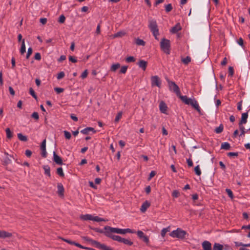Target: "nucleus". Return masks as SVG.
<instances>
[{
    "mask_svg": "<svg viewBox=\"0 0 250 250\" xmlns=\"http://www.w3.org/2000/svg\"><path fill=\"white\" fill-rule=\"evenodd\" d=\"M20 51L21 54H23L26 51V47L24 39L22 40L21 46Z\"/></svg>",
    "mask_w": 250,
    "mask_h": 250,
    "instance_id": "nucleus-25",
    "label": "nucleus"
},
{
    "mask_svg": "<svg viewBox=\"0 0 250 250\" xmlns=\"http://www.w3.org/2000/svg\"><path fill=\"white\" fill-rule=\"evenodd\" d=\"M182 62L185 64H188V63H189L191 62V58L189 56L186 57L185 58H183L182 59Z\"/></svg>",
    "mask_w": 250,
    "mask_h": 250,
    "instance_id": "nucleus-33",
    "label": "nucleus"
},
{
    "mask_svg": "<svg viewBox=\"0 0 250 250\" xmlns=\"http://www.w3.org/2000/svg\"><path fill=\"white\" fill-rule=\"evenodd\" d=\"M12 236L11 233L7 232L4 230H0V238L5 239L6 238H9Z\"/></svg>",
    "mask_w": 250,
    "mask_h": 250,
    "instance_id": "nucleus-13",
    "label": "nucleus"
},
{
    "mask_svg": "<svg viewBox=\"0 0 250 250\" xmlns=\"http://www.w3.org/2000/svg\"><path fill=\"white\" fill-rule=\"evenodd\" d=\"M31 117L36 120H38L39 118V114L36 112H33L31 115Z\"/></svg>",
    "mask_w": 250,
    "mask_h": 250,
    "instance_id": "nucleus-50",
    "label": "nucleus"
},
{
    "mask_svg": "<svg viewBox=\"0 0 250 250\" xmlns=\"http://www.w3.org/2000/svg\"><path fill=\"white\" fill-rule=\"evenodd\" d=\"M226 191L227 193H228L229 196L231 199H232L233 197V193H232V191L230 189H229V188H227L226 189Z\"/></svg>",
    "mask_w": 250,
    "mask_h": 250,
    "instance_id": "nucleus-42",
    "label": "nucleus"
},
{
    "mask_svg": "<svg viewBox=\"0 0 250 250\" xmlns=\"http://www.w3.org/2000/svg\"><path fill=\"white\" fill-rule=\"evenodd\" d=\"M120 67V64L116 63L113 64L110 67V70L112 72H115Z\"/></svg>",
    "mask_w": 250,
    "mask_h": 250,
    "instance_id": "nucleus-26",
    "label": "nucleus"
},
{
    "mask_svg": "<svg viewBox=\"0 0 250 250\" xmlns=\"http://www.w3.org/2000/svg\"><path fill=\"white\" fill-rule=\"evenodd\" d=\"M89 131H92L94 133L96 132L94 128L91 127H88L81 131V132L83 134H87Z\"/></svg>",
    "mask_w": 250,
    "mask_h": 250,
    "instance_id": "nucleus-20",
    "label": "nucleus"
},
{
    "mask_svg": "<svg viewBox=\"0 0 250 250\" xmlns=\"http://www.w3.org/2000/svg\"><path fill=\"white\" fill-rule=\"evenodd\" d=\"M57 174L60 176H64V173L62 167H59L57 169Z\"/></svg>",
    "mask_w": 250,
    "mask_h": 250,
    "instance_id": "nucleus-38",
    "label": "nucleus"
},
{
    "mask_svg": "<svg viewBox=\"0 0 250 250\" xmlns=\"http://www.w3.org/2000/svg\"><path fill=\"white\" fill-rule=\"evenodd\" d=\"M93 244L95 245L96 248L101 249L102 250H109L110 248V247H107L104 244H101L96 241H93Z\"/></svg>",
    "mask_w": 250,
    "mask_h": 250,
    "instance_id": "nucleus-10",
    "label": "nucleus"
},
{
    "mask_svg": "<svg viewBox=\"0 0 250 250\" xmlns=\"http://www.w3.org/2000/svg\"><path fill=\"white\" fill-rule=\"evenodd\" d=\"M238 155V152H230L228 153V156L229 157H237Z\"/></svg>",
    "mask_w": 250,
    "mask_h": 250,
    "instance_id": "nucleus-48",
    "label": "nucleus"
},
{
    "mask_svg": "<svg viewBox=\"0 0 250 250\" xmlns=\"http://www.w3.org/2000/svg\"><path fill=\"white\" fill-rule=\"evenodd\" d=\"M167 108V107L165 103L163 101L161 102L159 104L160 111L163 113L166 114Z\"/></svg>",
    "mask_w": 250,
    "mask_h": 250,
    "instance_id": "nucleus-14",
    "label": "nucleus"
},
{
    "mask_svg": "<svg viewBox=\"0 0 250 250\" xmlns=\"http://www.w3.org/2000/svg\"><path fill=\"white\" fill-rule=\"evenodd\" d=\"M92 221L97 222H100L102 221H105L106 220L102 218L99 217L98 216H93Z\"/></svg>",
    "mask_w": 250,
    "mask_h": 250,
    "instance_id": "nucleus-29",
    "label": "nucleus"
},
{
    "mask_svg": "<svg viewBox=\"0 0 250 250\" xmlns=\"http://www.w3.org/2000/svg\"><path fill=\"white\" fill-rule=\"evenodd\" d=\"M187 232L186 231L177 228L176 230H174L170 233V236L173 238H177L179 239H184L185 238Z\"/></svg>",
    "mask_w": 250,
    "mask_h": 250,
    "instance_id": "nucleus-4",
    "label": "nucleus"
},
{
    "mask_svg": "<svg viewBox=\"0 0 250 250\" xmlns=\"http://www.w3.org/2000/svg\"><path fill=\"white\" fill-rule=\"evenodd\" d=\"M41 149L42 151L41 155L42 156L45 158L47 156V152L46 151V140L44 139L41 145Z\"/></svg>",
    "mask_w": 250,
    "mask_h": 250,
    "instance_id": "nucleus-11",
    "label": "nucleus"
},
{
    "mask_svg": "<svg viewBox=\"0 0 250 250\" xmlns=\"http://www.w3.org/2000/svg\"><path fill=\"white\" fill-rule=\"evenodd\" d=\"M93 215L89 214H86L84 215H81L80 216V218L83 221L92 220Z\"/></svg>",
    "mask_w": 250,
    "mask_h": 250,
    "instance_id": "nucleus-18",
    "label": "nucleus"
},
{
    "mask_svg": "<svg viewBox=\"0 0 250 250\" xmlns=\"http://www.w3.org/2000/svg\"><path fill=\"white\" fill-rule=\"evenodd\" d=\"M135 58L132 56H129L125 59V61L127 62H135Z\"/></svg>",
    "mask_w": 250,
    "mask_h": 250,
    "instance_id": "nucleus-39",
    "label": "nucleus"
},
{
    "mask_svg": "<svg viewBox=\"0 0 250 250\" xmlns=\"http://www.w3.org/2000/svg\"><path fill=\"white\" fill-rule=\"evenodd\" d=\"M187 162L189 167H192L193 166L192 161L190 159H187Z\"/></svg>",
    "mask_w": 250,
    "mask_h": 250,
    "instance_id": "nucleus-64",
    "label": "nucleus"
},
{
    "mask_svg": "<svg viewBox=\"0 0 250 250\" xmlns=\"http://www.w3.org/2000/svg\"><path fill=\"white\" fill-rule=\"evenodd\" d=\"M229 75L230 76H232L234 73V71L232 67L229 66Z\"/></svg>",
    "mask_w": 250,
    "mask_h": 250,
    "instance_id": "nucleus-61",
    "label": "nucleus"
},
{
    "mask_svg": "<svg viewBox=\"0 0 250 250\" xmlns=\"http://www.w3.org/2000/svg\"><path fill=\"white\" fill-rule=\"evenodd\" d=\"M43 168L44 170V173L45 175L50 176V168L48 165H45L43 167Z\"/></svg>",
    "mask_w": 250,
    "mask_h": 250,
    "instance_id": "nucleus-24",
    "label": "nucleus"
},
{
    "mask_svg": "<svg viewBox=\"0 0 250 250\" xmlns=\"http://www.w3.org/2000/svg\"><path fill=\"white\" fill-rule=\"evenodd\" d=\"M40 21L42 24H45L47 22V19L45 18H41Z\"/></svg>",
    "mask_w": 250,
    "mask_h": 250,
    "instance_id": "nucleus-63",
    "label": "nucleus"
},
{
    "mask_svg": "<svg viewBox=\"0 0 250 250\" xmlns=\"http://www.w3.org/2000/svg\"><path fill=\"white\" fill-rule=\"evenodd\" d=\"M136 43L139 45H145V42L141 39H137L136 40Z\"/></svg>",
    "mask_w": 250,
    "mask_h": 250,
    "instance_id": "nucleus-37",
    "label": "nucleus"
},
{
    "mask_svg": "<svg viewBox=\"0 0 250 250\" xmlns=\"http://www.w3.org/2000/svg\"><path fill=\"white\" fill-rule=\"evenodd\" d=\"M137 234L138 236L140 238H142L145 235L144 233L141 230L137 231Z\"/></svg>",
    "mask_w": 250,
    "mask_h": 250,
    "instance_id": "nucleus-49",
    "label": "nucleus"
},
{
    "mask_svg": "<svg viewBox=\"0 0 250 250\" xmlns=\"http://www.w3.org/2000/svg\"><path fill=\"white\" fill-rule=\"evenodd\" d=\"M53 161L58 165H62V158L56 154L55 151L53 152Z\"/></svg>",
    "mask_w": 250,
    "mask_h": 250,
    "instance_id": "nucleus-12",
    "label": "nucleus"
},
{
    "mask_svg": "<svg viewBox=\"0 0 250 250\" xmlns=\"http://www.w3.org/2000/svg\"><path fill=\"white\" fill-rule=\"evenodd\" d=\"M239 125V129L240 130L241 133L240 134V136H244L246 132H248L247 130L246 131L245 127L244 126L242 125Z\"/></svg>",
    "mask_w": 250,
    "mask_h": 250,
    "instance_id": "nucleus-30",
    "label": "nucleus"
},
{
    "mask_svg": "<svg viewBox=\"0 0 250 250\" xmlns=\"http://www.w3.org/2000/svg\"><path fill=\"white\" fill-rule=\"evenodd\" d=\"M25 153L27 157H30L31 156L32 153L31 150L27 149L25 151Z\"/></svg>",
    "mask_w": 250,
    "mask_h": 250,
    "instance_id": "nucleus-62",
    "label": "nucleus"
},
{
    "mask_svg": "<svg viewBox=\"0 0 250 250\" xmlns=\"http://www.w3.org/2000/svg\"><path fill=\"white\" fill-rule=\"evenodd\" d=\"M32 49L31 47H29L28 48V50H27V53L26 54V59H28L29 58V57L30 56V55L32 54Z\"/></svg>",
    "mask_w": 250,
    "mask_h": 250,
    "instance_id": "nucleus-46",
    "label": "nucleus"
},
{
    "mask_svg": "<svg viewBox=\"0 0 250 250\" xmlns=\"http://www.w3.org/2000/svg\"><path fill=\"white\" fill-rule=\"evenodd\" d=\"M104 230H107L110 232L121 234H125L124 229H122L113 228L109 226H105L104 228Z\"/></svg>",
    "mask_w": 250,
    "mask_h": 250,
    "instance_id": "nucleus-6",
    "label": "nucleus"
},
{
    "mask_svg": "<svg viewBox=\"0 0 250 250\" xmlns=\"http://www.w3.org/2000/svg\"><path fill=\"white\" fill-rule=\"evenodd\" d=\"M65 76V74L63 71L60 72L57 75V79L60 80L63 78Z\"/></svg>",
    "mask_w": 250,
    "mask_h": 250,
    "instance_id": "nucleus-44",
    "label": "nucleus"
},
{
    "mask_svg": "<svg viewBox=\"0 0 250 250\" xmlns=\"http://www.w3.org/2000/svg\"><path fill=\"white\" fill-rule=\"evenodd\" d=\"M57 188H58V194L61 196L63 195V191H64V188H63L62 185L60 183L58 184Z\"/></svg>",
    "mask_w": 250,
    "mask_h": 250,
    "instance_id": "nucleus-22",
    "label": "nucleus"
},
{
    "mask_svg": "<svg viewBox=\"0 0 250 250\" xmlns=\"http://www.w3.org/2000/svg\"><path fill=\"white\" fill-rule=\"evenodd\" d=\"M121 242L128 246H131L133 244V242L131 241L130 240L123 238L122 239Z\"/></svg>",
    "mask_w": 250,
    "mask_h": 250,
    "instance_id": "nucleus-32",
    "label": "nucleus"
},
{
    "mask_svg": "<svg viewBox=\"0 0 250 250\" xmlns=\"http://www.w3.org/2000/svg\"><path fill=\"white\" fill-rule=\"evenodd\" d=\"M223 249V245L219 243H215L213 245V250H222Z\"/></svg>",
    "mask_w": 250,
    "mask_h": 250,
    "instance_id": "nucleus-28",
    "label": "nucleus"
},
{
    "mask_svg": "<svg viewBox=\"0 0 250 250\" xmlns=\"http://www.w3.org/2000/svg\"><path fill=\"white\" fill-rule=\"evenodd\" d=\"M150 203L146 201H145L141 206V208H140V210L142 212H145L146 209H147V208H148L150 206Z\"/></svg>",
    "mask_w": 250,
    "mask_h": 250,
    "instance_id": "nucleus-16",
    "label": "nucleus"
},
{
    "mask_svg": "<svg viewBox=\"0 0 250 250\" xmlns=\"http://www.w3.org/2000/svg\"><path fill=\"white\" fill-rule=\"evenodd\" d=\"M172 9L171 4H168L166 6V11L168 12L170 11Z\"/></svg>",
    "mask_w": 250,
    "mask_h": 250,
    "instance_id": "nucleus-52",
    "label": "nucleus"
},
{
    "mask_svg": "<svg viewBox=\"0 0 250 250\" xmlns=\"http://www.w3.org/2000/svg\"><path fill=\"white\" fill-rule=\"evenodd\" d=\"M61 239L62 240H63V241H64L69 244L75 245L79 248L84 249V250H89V249L88 248L84 247V246L81 245V244H80L79 243H76L74 241H72L70 240L64 239L63 238H61Z\"/></svg>",
    "mask_w": 250,
    "mask_h": 250,
    "instance_id": "nucleus-9",
    "label": "nucleus"
},
{
    "mask_svg": "<svg viewBox=\"0 0 250 250\" xmlns=\"http://www.w3.org/2000/svg\"><path fill=\"white\" fill-rule=\"evenodd\" d=\"M179 98L185 104L190 105L194 108L199 113L201 109L197 101L194 98H188L187 96H180Z\"/></svg>",
    "mask_w": 250,
    "mask_h": 250,
    "instance_id": "nucleus-1",
    "label": "nucleus"
},
{
    "mask_svg": "<svg viewBox=\"0 0 250 250\" xmlns=\"http://www.w3.org/2000/svg\"><path fill=\"white\" fill-rule=\"evenodd\" d=\"M54 90L57 93H60L63 91V89L62 88L60 87H56L54 88Z\"/></svg>",
    "mask_w": 250,
    "mask_h": 250,
    "instance_id": "nucleus-55",
    "label": "nucleus"
},
{
    "mask_svg": "<svg viewBox=\"0 0 250 250\" xmlns=\"http://www.w3.org/2000/svg\"><path fill=\"white\" fill-rule=\"evenodd\" d=\"M83 239L87 242H91L92 244H93V241H96L95 240H92V239L88 237H83Z\"/></svg>",
    "mask_w": 250,
    "mask_h": 250,
    "instance_id": "nucleus-54",
    "label": "nucleus"
},
{
    "mask_svg": "<svg viewBox=\"0 0 250 250\" xmlns=\"http://www.w3.org/2000/svg\"><path fill=\"white\" fill-rule=\"evenodd\" d=\"M34 57L35 59L36 60H40L41 59V55L39 53H36Z\"/></svg>",
    "mask_w": 250,
    "mask_h": 250,
    "instance_id": "nucleus-57",
    "label": "nucleus"
},
{
    "mask_svg": "<svg viewBox=\"0 0 250 250\" xmlns=\"http://www.w3.org/2000/svg\"><path fill=\"white\" fill-rule=\"evenodd\" d=\"M230 147V144L228 142H225L221 144V148L225 150H229Z\"/></svg>",
    "mask_w": 250,
    "mask_h": 250,
    "instance_id": "nucleus-27",
    "label": "nucleus"
},
{
    "mask_svg": "<svg viewBox=\"0 0 250 250\" xmlns=\"http://www.w3.org/2000/svg\"><path fill=\"white\" fill-rule=\"evenodd\" d=\"M168 83L170 90H172L179 97L181 96V93L178 86L174 82L171 81H169Z\"/></svg>",
    "mask_w": 250,
    "mask_h": 250,
    "instance_id": "nucleus-5",
    "label": "nucleus"
},
{
    "mask_svg": "<svg viewBox=\"0 0 250 250\" xmlns=\"http://www.w3.org/2000/svg\"><path fill=\"white\" fill-rule=\"evenodd\" d=\"M147 63V62L145 61L140 60L138 63V65L143 70H145L146 68Z\"/></svg>",
    "mask_w": 250,
    "mask_h": 250,
    "instance_id": "nucleus-19",
    "label": "nucleus"
},
{
    "mask_svg": "<svg viewBox=\"0 0 250 250\" xmlns=\"http://www.w3.org/2000/svg\"><path fill=\"white\" fill-rule=\"evenodd\" d=\"M69 61L71 62H73V63H75L77 62V59L71 56L69 57Z\"/></svg>",
    "mask_w": 250,
    "mask_h": 250,
    "instance_id": "nucleus-58",
    "label": "nucleus"
},
{
    "mask_svg": "<svg viewBox=\"0 0 250 250\" xmlns=\"http://www.w3.org/2000/svg\"><path fill=\"white\" fill-rule=\"evenodd\" d=\"M127 69V66H122L121 69H120V72L123 74H125L126 73Z\"/></svg>",
    "mask_w": 250,
    "mask_h": 250,
    "instance_id": "nucleus-47",
    "label": "nucleus"
},
{
    "mask_svg": "<svg viewBox=\"0 0 250 250\" xmlns=\"http://www.w3.org/2000/svg\"><path fill=\"white\" fill-rule=\"evenodd\" d=\"M87 74H88V72H87V70H84L83 73L81 75V78L83 79L84 78H85L87 76Z\"/></svg>",
    "mask_w": 250,
    "mask_h": 250,
    "instance_id": "nucleus-53",
    "label": "nucleus"
},
{
    "mask_svg": "<svg viewBox=\"0 0 250 250\" xmlns=\"http://www.w3.org/2000/svg\"><path fill=\"white\" fill-rule=\"evenodd\" d=\"M148 27L152 32L155 39L158 40V36L159 35V33L156 21L154 20H149Z\"/></svg>",
    "mask_w": 250,
    "mask_h": 250,
    "instance_id": "nucleus-2",
    "label": "nucleus"
},
{
    "mask_svg": "<svg viewBox=\"0 0 250 250\" xmlns=\"http://www.w3.org/2000/svg\"><path fill=\"white\" fill-rule=\"evenodd\" d=\"M156 174V172L154 171H151L149 174V176L148 177V180H150L152 177H153Z\"/></svg>",
    "mask_w": 250,
    "mask_h": 250,
    "instance_id": "nucleus-59",
    "label": "nucleus"
},
{
    "mask_svg": "<svg viewBox=\"0 0 250 250\" xmlns=\"http://www.w3.org/2000/svg\"><path fill=\"white\" fill-rule=\"evenodd\" d=\"M160 47L163 51L166 54L170 53V42L169 40L163 39L160 42Z\"/></svg>",
    "mask_w": 250,
    "mask_h": 250,
    "instance_id": "nucleus-3",
    "label": "nucleus"
},
{
    "mask_svg": "<svg viewBox=\"0 0 250 250\" xmlns=\"http://www.w3.org/2000/svg\"><path fill=\"white\" fill-rule=\"evenodd\" d=\"M151 83L152 86H157L158 87H161V81L157 76H152L151 78Z\"/></svg>",
    "mask_w": 250,
    "mask_h": 250,
    "instance_id": "nucleus-8",
    "label": "nucleus"
},
{
    "mask_svg": "<svg viewBox=\"0 0 250 250\" xmlns=\"http://www.w3.org/2000/svg\"><path fill=\"white\" fill-rule=\"evenodd\" d=\"M29 93L35 99H37V97L35 94L34 90L32 88L29 89Z\"/></svg>",
    "mask_w": 250,
    "mask_h": 250,
    "instance_id": "nucleus-43",
    "label": "nucleus"
},
{
    "mask_svg": "<svg viewBox=\"0 0 250 250\" xmlns=\"http://www.w3.org/2000/svg\"><path fill=\"white\" fill-rule=\"evenodd\" d=\"M223 129H224V127H223V125L221 124L220 125L216 127L215 129V131L216 133H220L221 132H222L223 130Z\"/></svg>",
    "mask_w": 250,
    "mask_h": 250,
    "instance_id": "nucleus-34",
    "label": "nucleus"
},
{
    "mask_svg": "<svg viewBox=\"0 0 250 250\" xmlns=\"http://www.w3.org/2000/svg\"><path fill=\"white\" fill-rule=\"evenodd\" d=\"M194 171L196 175L200 176L201 174V171L199 165H197L194 168Z\"/></svg>",
    "mask_w": 250,
    "mask_h": 250,
    "instance_id": "nucleus-35",
    "label": "nucleus"
},
{
    "mask_svg": "<svg viewBox=\"0 0 250 250\" xmlns=\"http://www.w3.org/2000/svg\"><path fill=\"white\" fill-rule=\"evenodd\" d=\"M202 245L204 250H211V244L209 241H204Z\"/></svg>",
    "mask_w": 250,
    "mask_h": 250,
    "instance_id": "nucleus-15",
    "label": "nucleus"
},
{
    "mask_svg": "<svg viewBox=\"0 0 250 250\" xmlns=\"http://www.w3.org/2000/svg\"><path fill=\"white\" fill-rule=\"evenodd\" d=\"M179 195V193L177 190H174L172 193V196L175 198L178 197Z\"/></svg>",
    "mask_w": 250,
    "mask_h": 250,
    "instance_id": "nucleus-56",
    "label": "nucleus"
},
{
    "mask_svg": "<svg viewBox=\"0 0 250 250\" xmlns=\"http://www.w3.org/2000/svg\"><path fill=\"white\" fill-rule=\"evenodd\" d=\"M18 137L19 140L22 141H27V138L26 136H24L22 135L21 133H18Z\"/></svg>",
    "mask_w": 250,
    "mask_h": 250,
    "instance_id": "nucleus-31",
    "label": "nucleus"
},
{
    "mask_svg": "<svg viewBox=\"0 0 250 250\" xmlns=\"http://www.w3.org/2000/svg\"><path fill=\"white\" fill-rule=\"evenodd\" d=\"M5 131L7 138L10 139L12 137V133L11 132L10 129L9 128H7L5 129Z\"/></svg>",
    "mask_w": 250,
    "mask_h": 250,
    "instance_id": "nucleus-36",
    "label": "nucleus"
},
{
    "mask_svg": "<svg viewBox=\"0 0 250 250\" xmlns=\"http://www.w3.org/2000/svg\"><path fill=\"white\" fill-rule=\"evenodd\" d=\"M65 20V17H64V16L63 15H62L59 17V22L62 23L64 22Z\"/></svg>",
    "mask_w": 250,
    "mask_h": 250,
    "instance_id": "nucleus-51",
    "label": "nucleus"
},
{
    "mask_svg": "<svg viewBox=\"0 0 250 250\" xmlns=\"http://www.w3.org/2000/svg\"><path fill=\"white\" fill-rule=\"evenodd\" d=\"M136 231L134 230H132L130 229H124V233L125 234L126 233H134Z\"/></svg>",
    "mask_w": 250,
    "mask_h": 250,
    "instance_id": "nucleus-45",
    "label": "nucleus"
},
{
    "mask_svg": "<svg viewBox=\"0 0 250 250\" xmlns=\"http://www.w3.org/2000/svg\"><path fill=\"white\" fill-rule=\"evenodd\" d=\"M113 233L110 232L109 231L107 230H105L104 231V234L108 237L112 239L113 240L117 241L119 242H121L123 238H122L121 236L119 235H116L113 234Z\"/></svg>",
    "mask_w": 250,
    "mask_h": 250,
    "instance_id": "nucleus-7",
    "label": "nucleus"
},
{
    "mask_svg": "<svg viewBox=\"0 0 250 250\" xmlns=\"http://www.w3.org/2000/svg\"><path fill=\"white\" fill-rule=\"evenodd\" d=\"M237 43L241 46H243V40L242 39V38H239L238 40H237Z\"/></svg>",
    "mask_w": 250,
    "mask_h": 250,
    "instance_id": "nucleus-60",
    "label": "nucleus"
},
{
    "mask_svg": "<svg viewBox=\"0 0 250 250\" xmlns=\"http://www.w3.org/2000/svg\"><path fill=\"white\" fill-rule=\"evenodd\" d=\"M170 227L169 226L167 227V228L163 229L161 231V235L162 237L163 238H164L166 235V234L167 232H169L170 231Z\"/></svg>",
    "mask_w": 250,
    "mask_h": 250,
    "instance_id": "nucleus-23",
    "label": "nucleus"
},
{
    "mask_svg": "<svg viewBox=\"0 0 250 250\" xmlns=\"http://www.w3.org/2000/svg\"><path fill=\"white\" fill-rule=\"evenodd\" d=\"M63 133H64V135L66 139H70L71 138V135L69 132H68L66 130H64L63 131Z\"/></svg>",
    "mask_w": 250,
    "mask_h": 250,
    "instance_id": "nucleus-40",
    "label": "nucleus"
},
{
    "mask_svg": "<svg viewBox=\"0 0 250 250\" xmlns=\"http://www.w3.org/2000/svg\"><path fill=\"white\" fill-rule=\"evenodd\" d=\"M181 29V27L180 24L177 23L171 29L170 32L172 33H176L178 32L179 31H180Z\"/></svg>",
    "mask_w": 250,
    "mask_h": 250,
    "instance_id": "nucleus-21",
    "label": "nucleus"
},
{
    "mask_svg": "<svg viewBox=\"0 0 250 250\" xmlns=\"http://www.w3.org/2000/svg\"><path fill=\"white\" fill-rule=\"evenodd\" d=\"M122 116V112H119L118 114L116 115L115 119V122H118L120 120Z\"/></svg>",
    "mask_w": 250,
    "mask_h": 250,
    "instance_id": "nucleus-41",
    "label": "nucleus"
},
{
    "mask_svg": "<svg viewBox=\"0 0 250 250\" xmlns=\"http://www.w3.org/2000/svg\"><path fill=\"white\" fill-rule=\"evenodd\" d=\"M248 117V114L247 112L242 113L241 116V120L239 125L245 124L247 122Z\"/></svg>",
    "mask_w": 250,
    "mask_h": 250,
    "instance_id": "nucleus-17",
    "label": "nucleus"
}]
</instances>
